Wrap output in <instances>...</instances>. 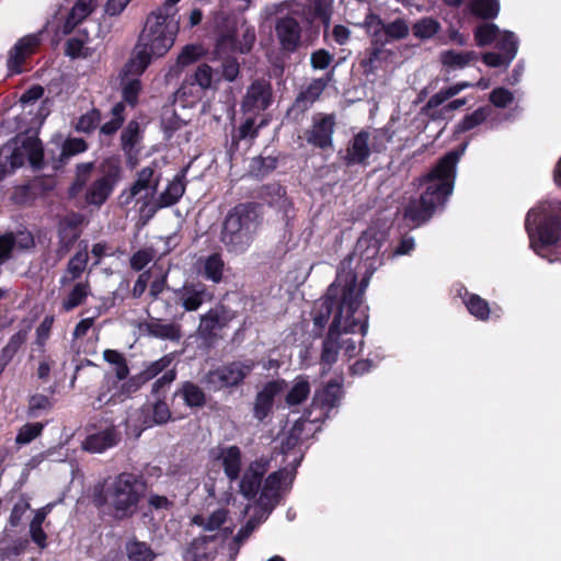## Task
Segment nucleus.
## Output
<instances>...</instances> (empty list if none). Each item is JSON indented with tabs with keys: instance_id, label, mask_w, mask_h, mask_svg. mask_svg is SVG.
<instances>
[{
	"instance_id": "obj_58",
	"label": "nucleus",
	"mask_w": 561,
	"mask_h": 561,
	"mask_svg": "<svg viewBox=\"0 0 561 561\" xmlns=\"http://www.w3.org/2000/svg\"><path fill=\"white\" fill-rule=\"evenodd\" d=\"M467 308L471 314L482 320L486 319L490 312L488 302L476 295L467 301Z\"/></svg>"
},
{
	"instance_id": "obj_14",
	"label": "nucleus",
	"mask_w": 561,
	"mask_h": 561,
	"mask_svg": "<svg viewBox=\"0 0 561 561\" xmlns=\"http://www.w3.org/2000/svg\"><path fill=\"white\" fill-rule=\"evenodd\" d=\"M275 34L282 48L286 51H294L300 45L301 27L293 16L279 18L275 23Z\"/></svg>"
},
{
	"instance_id": "obj_17",
	"label": "nucleus",
	"mask_w": 561,
	"mask_h": 561,
	"mask_svg": "<svg viewBox=\"0 0 561 561\" xmlns=\"http://www.w3.org/2000/svg\"><path fill=\"white\" fill-rule=\"evenodd\" d=\"M154 169L147 167L137 172L136 181L128 192H124L121 198H125L124 203L128 204L134 197L145 192V196L156 193L159 185V176H156Z\"/></svg>"
},
{
	"instance_id": "obj_23",
	"label": "nucleus",
	"mask_w": 561,
	"mask_h": 561,
	"mask_svg": "<svg viewBox=\"0 0 561 561\" xmlns=\"http://www.w3.org/2000/svg\"><path fill=\"white\" fill-rule=\"evenodd\" d=\"M325 87L327 82L323 79L312 80L307 88L297 95L290 111L304 113L319 99Z\"/></svg>"
},
{
	"instance_id": "obj_55",
	"label": "nucleus",
	"mask_w": 561,
	"mask_h": 561,
	"mask_svg": "<svg viewBox=\"0 0 561 561\" xmlns=\"http://www.w3.org/2000/svg\"><path fill=\"white\" fill-rule=\"evenodd\" d=\"M174 360V354H167L160 359L152 362L149 366H147L142 373L145 374L146 378L151 380L154 378L158 374L167 369L171 363Z\"/></svg>"
},
{
	"instance_id": "obj_5",
	"label": "nucleus",
	"mask_w": 561,
	"mask_h": 561,
	"mask_svg": "<svg viewBox=\"0 0 561 561\" xmlns=\"http://www.w3.org/2000/svg\"><path fill=\"white\" fill-rule=\"evenodd\" d=\"M525 225L533 249L550 262L556 261L557 257H551V254L552 247L558 240L557 218H552L546 207H540L528 213Z\"/></svg>"
},
{
	"instance_id": "obj_41",
	"label": "nucleus",
	"mask_w": 561,
	"mask_h": 561,
	"mask_svg": "<svg viewBox=\"0 0 561 561\" xmlns=\"http://www.w3.org/2000/svg\"><path fill=\"white\" fill-rule=\"evenodd\" d=\"M255 513L254 515L247 522V524L240 528L238 534L234 537V541L238 543H242L245 539L250 537V535L254 531V529L267 517L270 512H265V510L256 508L254 506Z\"/></svg>"
},
{
	"instance_id": "obj_6",
	"label": "nucleus",
	"mask_w": 561,
	"mask_h": 561,
	"mask_svg": "<svg viewBox=\"0 0 561 561\" xmlns=\"http://www.w3.org/2000/svg\"><path fill=\"white\" fill-rule=\"evenodd\" d=\"M176 30V23L173 19H168V14L152 12L147 18L138 44L152 56H163L173 46Z\"/></svg>"
},
{
	"instance_id": "obj_64",
	"label": "nucleus",
	"mask_w": 561,
	"mask_h": 561,
	"mask_svg": "<svg viewBox=\"0 0 561 561\" xmlns=\"http://www.w3.org/2000/svg\"><path fill=\"white\" fill-rule=\"evenodd\" d=\"M91 0H78L69 14L71 15V21L80 23L91 13Z\"/></svg>"
},
{
	"instance_id": "obj_63",
	"label": "nucleus",
	"mask_w": 561,
	"mask_h": 561,
	"mask_svg": "<svg viewBox=\"0 0 561 561\" xmlns=\"http://www.w3.org/2000/svg\"><path fill=\"white\" fill-rule=\"evenodd\" d=\"M514 99L513 93L505 88H496L490 94V101L496 107H505L512 103Z\"/></svg>"
},
{
	"instance_id": "obj_32",
	"label": "nucleus",
	"mask_w": 561,
	"mask_h": 561,
	"mask_svg": "<svg viewBox=\"0 0 561 561\" xmlns=\"http://www.w3.org/2000/svg\"><path fill=\"white\" fill-rule=\"evenodd\" d=\"M113 187L99 178L89 186L85 193V202L90 205H103L113 192Z\"/></svg>"
},
{
	"instance_id": "obj_27",
	"label": "nucleus",
	"mask_w": 561,
	"mask_h": 561,
	"mask_svg": "<svg viewBox=\"0 0 561 561\" xmlns=\"http://www.w3.org/2000/svg\"><path fill=\"white\" fill-rule=\"evenodd\" d=\"M442 65L449 70L462 69L478 59L474 51L444 50L439 56Z\"/></svg>"
},
{
	"instance_id": "obj_46",
	"label": "nucleus",
	"mask_w": 561,
	"mask_h": 561,
	"mask_svg": "<svg viewBox=\"0 0 561 561\" xmlns=\"http://www.w3.org/2000/svg\"><path fill=\"white\" fill-rule=\"evenodd\" d=\"M471 10L483 19H492L499 12L497 0H471Z\"/></svg>"
},
{
	"instance_id": "obj_28",
	"label": "nucleus",
	"mask_w": 561,
	"mask_h": 561,
	"mask_svg": "<svg viewBox=\"0 0 561 561\" xmlns=\"http://www.w3.org/2000/svg\"><path fill=\"white\" fill-rule=\"evenodd\" d=\"M99 179L114 188L123 173L121 159L117 157L104 159L99 165Z\"/></svg>"
},
{
	"instance_id": "obj_45",
	"label": "nucleus",
	"mask_w": 561,
	"mask_h": 561,
	"mask_svg": "<svg viewBox=\"0 0 561 561\" xmlns=\"http://www.w3.org/2000/svg\"><path fill=\"white\" fill-rule=\"evenodd\" d=\"M230 53L216 54V56L221 59V75L222 78L229 82H232L237 79L240 72V65L238 60L231 56Z\"/></svg>"
},
{
	"instance_id": "obj_39",
	"label": "nucleus",
	"mask_w": 561,
	"mask_h": 561,
	"mask_svg": "<svg viewBox=\"0 0 561 561\" xmlns=\"http://www.w3.org/2000/svg\"><path fill=\"white\" fill-rule=\"evenodd\" d=\"M440 30V24L433 18H422L412 25L413 35L420 39H430Z\"/></svg>"
},
{
	"instance_id": "obj_50",
	"label": "nucleus",
	"mask_w": 561,
	"mask_h": 561,
	"mask_svg": "<svg viewBox=\"0 0 561 561\" xmlns=\"http://www.w3.org/2000/svg\"><path fill=\"white\" fill-rule=\"evenodd\" d=\"M139 138V125L137 122H129L121 135L122 148L125 152H130Z\"/></svg>"
},
{
	"instance_id": "obj_57",
	"label": "nucleus",
	"mask_w": 561,
	"mask_h": 561,
	"mask_svg": "<svg viewBox=\"0 0 561 561\" xmlns=\"http://www.w3.org/2000/svg\"><path fill=\"white\" fill-rule=\"evenodd\" d=\"M486 116H488V113H486L485 108H483V107L478 108L471 115H467L461 121V123L457 127V130L458 131L470 130V129L474 128L476 126H478L479 124H481L482 122H484Z\"/></svg>"
},
{
	"instance_id": "obj_38",
	"label": "nucleus",
	"mask_w": 561,
	"mask_h": 561,
	"mask_svg": "<svg viewBox=\"0 0 561 561\" xmlns=\"http://www.w3.org/2000/svg\"><path fill=\"white\" fill-rule=\"evenodd\" d=\"M228 511L218 508L210 515H195L192 519L193 524L203 527L205 530L211 531L218 529L227 519Z\"/></svg>"
},
{
	"instance_id": "obj_19",
	"label": "nucleus",
	"mask_w": 561,
	"mask_h": 561,
	"mask_svg": "<svg viewBox=\"0 0 561 561\" xmlns=\"http://www.w3.org/2000/svg\"><path fill=\"white\" fill-rule=\"evenodd\" d=\"M178 296L186 311H196L204 302L213 299V295L202 284H186L179 290Z\"/></svg>"
},
{
	"instance_id": "obj_16",
	"label": "nucleus",
	"mask_w": 561,
	"mask_h": 561,
	"mask_svg": "<svg viewBox=\"0 0 561 561\" xmlns=\"http://www.w3.org/2000/svg\"><path fill=\"white\" fill-rule=\"evenodd\" d=\"M344 334L342 330V317L339 319H334L330 329L327 339L322 345L321 352V365L323 366L321 375H325L332 364H334L337 359V354L340 350V339Z\"/></svg>"
},
{
	"instance_id": "obj_60",
	"label": "nucleus",
	"mask_w": 561,
	"mask_h": 561,
	"mask_svg": "<svg viewBox=\"0 0 561 561\" xmlns=\"http://www.w3.org/2000/svg\"><path fill=\"white\" fill-rule=\"evenodd\" d=\"M203 49L198 45H186L178 57V65L187 66L196 61L202 55Z\"/></svg>"
},
{
	"instance_id": "obj_51",
	"label": "nucleus",
	"mask_w": 561,
	"mask_h": 561,
	"mask_svg": "<svg viewBox=\"0 0 561 561\" xmlns=\"http://www.w3.org/2000/svg\"><path fill=\"white\" fill-rule=\"evenodd\" d=\"M310 9H312L316 16L321 19L325 28L329 27V22L332 13V0H307Z\"/></svg>"
},
{
	"instance_id": "obj_26",
	"label": "nucleus",
	"mask_w": 561,
	"mask_h": 561,
	"mask_svg": "<svg viewBox=\"0 0 561 561\" xmlns=\"http://www.w3.org/2000/svg\"><path fill=\"white\" fill-rule=\"evenodd\" d=\"M151 57L152 55L137 43L130 59L123 69V76L137 78L148 67Z\"/></svg>"
},
{
	"instance_id": "obj_40",
	"label": "nucleus",
	"mask_w": 561,
	"mask_h": 561,
	"mask_svg": "<svg viewBox=\"0 0 561 561\" xmlns=\"http://www.w3.org/2000/svg\"><path fill=\"white\" fill-rule=\"evenodd\" d=\"M310 393V383L305 377H298L286 396L288 405H297L304 402Z\"/></svg>"
},
{
	"instance_id": "obj_29",
	"label": "nucleus",
	"mask_w": 561,
	"mask_h": 561,
	"mask_svg": "<svg viewBox=\"0 0 561 561\" xmlns=\"http://www.w3.org/2000/svg\"><path fill=\"white\" fill-rule=\"evenodd\" d=\"M342 393L343 391L341 381L331 380L323 388V390L316 392L313 402L331 409L339 404Z\"/></svg>"
},
{
	"instance_id": "obj_22",
	"label": "nucleus",
	"mask_w": 561,
	"mask_h": 561,
	"mask_svg": "<svg viewBox=\"0 0 561 561\" xmlns=\"http://www.w3.org/2000/svg\"><path fill=\"white\" fill-rule=\"evenodd\" d=\"M265 471V466L259 461L249 466L240 481V492L245 497L252 499L256 495Z\"/></svg>"
},
{
	"instance_id": "obj_25",
	"label": "nucleus",
	"mask_w": 561,
	"mask_h": 561,
	"mask_svg": "<svg viewBox=\"0 0 561 561\" xmlns=\"http://www.w3.org/2000/svg\"><path fill=\"white\" fill-rule=\"evenodd\" d=\"M38 44L36 36H26L20 39L10 51L8 67L11 71L20 72V67L25 58L33 51Z\"/></svg>"
},
{
	"instance_id": "obj_2",
	"label": "nucleus",
	"mask_w": 561,
	"mask_h": 561,
	"mask_svg": "<svg viewBox=\"0 0 561 561\" xmlns=\"http://www.w3.org/2000/svg\"><path fill=\"white\" fill-rule=\"evenodd\" d=\"M466 144L460 151L446 153L427 173L422 182L426 184L425 192L420 199H412L404 209V219L414 227L426 222L434 214L437 206L443 205L454 188L455 170L460 154L463 153Z\"/></svg>"
},
{
	"instance_id": "obj_52",
	"label": "nucleus",
	"mask_w": 561,
	"mask_h": 561,
	"mask_svg": "<svg viewBox=\"0 0 561 561\" xmlns=\"http://www.w3.org/2000/svg\"><path fill=\"white\" fill-rule=\"evenodd\" d=\"M44 425L42 423H30L23 425L16 435L15 443L19 445L28 444L41 435Z\"/></svg>"
},
{
	"instance_id": "obj_59",
	"label": "nucleus",
	"mask_w": 561,
	"mask_h": 561,
	"mask_svg": "<svg viewBox=\"0 0 561 561\" xmlns=\"http://www.w3.org/2000/svg\"><path fill=\"white\" fill-rule=\"evenodd\" d=\"M100 112L98 110H91L80 117L76 127L80 131L88 133L96 127V125L100 123Z\"/></svg>"
},
{
	"instance_id": "obj_21",
	"label": "nucleus",
	"mask_w": 561,
	"mask_h": 561,
	"mask_svg": "<svg viewBox=\"0 0 561 561\" xmlns=\"http://www.w3.org/2000/svg\"><path fill=\"white\" fill-rule=\"evenodd\" d=\"M139 329L156 339L178 342L182 337L181 325L175 322H162L159 319H151L140 324Z\"/></svg>"
},
{
	"instance_id": "obj_12",
	"label": "nucleus",
	"mask_w": 561,
	"mask_h": 561,
	"mask_svg": "<svg viewBox=\"0 0 561 561\" xmlns=\"http://www.w3.org/2000/svg\"><path fill=\"white\" fill-rule=\"evenodd\" d=\"M272 99L271 83L264 79L255 80L247 90L242 107L247 112H261L271 105Z\"/></svg>"
},
{
	"instance_id": "obj_18",
	"label": "nucleus",
	"mask_w": 561,
	"mask_h": 561,
	"mask_svg": "<svg viewBox=\"0 0 561 561\" xmlns=\"http://www.w3.org/2000/svg\"><path fill=\"white\" fill-rule=\"evenodd\" d=\"M285 387L286 382L284 380L270 381L256 394L253 411L257 420L262 421L267 416L272 410L274 397L280 393Z\"/></svg>"
},
{
	"instance_id": "obj_9",
	"label": "nucleus",
	"mask_w": 561,
	"mask_h": 561,
	"mask_svg": "<svg viewBox=\"0 0 561 561\" xmlns=\"http://www.w3.org/2000/svg\"><path fill=\"white\" fill-rule=\"evenodd\" d=\"M367 131L358 133L351 141L346 150L347 163H363L369 156L370 150L382 151L386 148V142L389 140L387 134L382 130H376L373 134V141Z\"/></svg>"
},
{
	"instance_id": "obj_1",
	"label": "nucleus",
	"mask_w": 561,
	"mask_h": 561,
	"mask_svg": "<svg viewBox=\"0 0 561 561\" xmlns=\"http://www.w3.org/2000/svg\"><path fill=\"white\" fill-rule=\"evenodd\" d=\"M363 290L357 288L356 275L353 271L340 272L336 280L328 288L321 310L313 318L314 325L322 329L335 308L334 319L342 317V330L345 334L359 332L364 335L367 331L366 316L360 313L355 317L362 302Z\"/></svg>"
},
{
	"instance_id": "obj_4",
	"label": "nucleus",
	"mask_w": 561,
	"mask_h": 561,
	"mask_svg": "<svg viewBox=\"0 0 561 561\" xmlns=\"http://www.w3.org/2000/svg\"><path fill=\"white\" fill-rule=\"evenodd\" d=\"M260 225V214L252 204H240L227 215L221 231V241L231 251H242L253 240Z\"/></svg>"
},
{
	"instance_id": "obj_3",
	"label": "nucleus",
	"mask_w": 561,
	"mask_h": 561,
	"mask_svg": "<svg viewBox=\"0 0 561 561\" xmlns=\"http://www.w3.org/2000/svg\"><path fill=\"white\" fill-rule=\"evenodd\" d=\"M146 485L136 474L123 472L104 482L102 490L94 494L96 505H107L115 518L123 519L136 513Z\"/></svg>"
},
{
	"instance_id": "obj_37",
	"label": "nucleus",
	"mask_w": 561,
	"mask_h": 561,
	"mask_svg": "<svg viewBox=\"0 0 561 561\" xmlns=\"http://www.w3.org/2000/svg\"><path fill=\"white\" fill-rule=\"evenodd\" d=\"M179 393L184 399L186 405L191 408H201L205 405L206 397L204 391L193 382H184L179 390Z\"/></svg>"
},
{
	"instance_id": "obj_30",
	"label": "nucleus",
	"mask_w": 561,
	"mask_h": 561,
	"mask_svg": "<svg viewBox=\"0 0 561 561\" xmlns=\"http://www.w3.org/2000/svg\"><path fill=\"white\" fill-rule=\"evenodd\" d=\"M185 192L184 174L176 175L161 193L157 202L158 207H168L178 203Z\"/></svg>"
},
{
	"instance_id": "obj_34",
	"label": "nucleus",
	"mask_w": 561,
	"mask_h": 561,
	"mask_svg": "<svg viewBox=\"0 0 561 561\" xmlns=\"http://www.w3.org/2000/svg\"><path fill=\"white\" fill-rule=\"evenodd\" d=\"M128 561H153L156 553L146 542L131 539L126 543Z\"/></svg>"
},
{
	"instance_id": "obj_36",
	"label": "nucleus",
	"mask_w": 561,
	"mask_h": 561,
	"mask_svg": "<svg viewBox=\"0 0 561 561\" xmlns=\"http://www.w3.org/2000/svg\"><path fill=\"white\" fill-rule=\"evenodd\" d=\"M90 294L89 282L77 283L62 301V308L69 311L83 304Z\"/></svg>"
},
{
	"instance_id": "obj_44",
	"label": "nucleus",
	"mask_w": 561,
	"mask_h": 561,
	"mask_svg": "<svg viewBox=\"0 0 561 561\" xmlns=\"http://www.w3.org/2000/svg\"><path fill=\"white\" fill-rule=\"evenodd\" d=\"M501 33L495 24L484 23L476 28L474 37L478 46H486L496 41Z\"/></svg>"
},
{
	"instance_id": "obj_15",
	"label": "nucleus",
	"mask_w": 561,
	"mask_h": 561,
	"mask_svg": "<svg viewBox=\"0 0 561 561\" xmlns=\"http://www.w3.org/2000/svg\"><path fill=\"white\" fill-rule=\"evenodd\" d=\"M335 119L333 115H319L314 117L312 127L306 131V140L319 148H328L332 145Z\"/></svg>"
},
{
	"instance_id": "obj_47",
	"label": "nucleus",
	"mask_w": 561,
	"mask_h": 561,
	"mask_svg": "<svg viewBox=\"0 0 561 561\" xmlns=\"http://www.w3.org/2000/svg\"><path fill=\"white\" fill-rule=\"evenodd\" d=\"M224 262L218 254L209 255L204 263V274L208 279L218 283L221 279Z\"/></svg>"
},
{
	"instance_id": "obj_31",
	"label": "nucleus",
	"mask_w": 561,
	"mask_h": 561,
	"mask_svg": "<svg viewBox=\"0 0 561 561\" xmlns=\"http://www.w3.org/2000/svg\"><path fill=\"white\" fill-rule=\"evenodd\" d=\"M385 44H377L371 42V47L368 49L367 57L360 61L365 75L375 73L378 68V62L387 59L391 51L383 48Z\"/></svg>"
},
{
	"instance_id": "obj_62",
	"label": "nucleus",
	"mask_w": 561,
	"mask_h": 561,
	"mask_svg": "<svg viewBox=\"0 0 561 561\" xmlns=\"http://www.w3.org/2000/svg\"><path fill=\"white\" fill-rule=\"evenodd\" d=\"M242 41L237 39V49L234 51L247 53L249 51L255 42V32L253 27L247 26L245 22H242Z\"/></svg>"
},
{
	"instance_id": "obj_7",
	"label": "nucleus",
	"mask_w": 561,
	"mask_h": 561,
	"mask_svg": "<svg viewBox=\"0 0 561 561\" xmlns=\"http://www.w3.org/2000/svg\"><path fill=\"white\" fill-rule=\"evenodd\" d=\"M43 149L41 141L35 137H24L13 144L5 145L0 151V162L10 164L9 172L22 167L25 161L36 167L42 161Z\"/></svg>"
},
{
	"instance_id": "obj_33",
	"label": "nucleus",
	"mask_w": 561,
	"mask_h": 561,
	"mask_svg": "<svg viewBox=\"0 0 561 561\" xmlns=\"http://www.w3.org/2000/svg\"><path fill=\"white\" fill-rule=\"evenodd\" d=\"M58 237L59 241L56 248V256L57 260H61L79 239L80 232L78 230H71L62 222H59Z\"/></svg>"
},
{
	"instance_id": "obj_53",
	"label": "nucleus",
	"mask_w": 561,
	"mask_h": 561,
	"mask_svg": "<svg viewBox=\"0 0 561 561\" xmlns=\"http://www.w3.org/2000/svg\"><path fill=\"white\" fill-rule=\"evenodd\" d=\"M213 82V69L207 64H201L196 68L193 81L191 84L196 83L202 90L210 88Z\"/></svg>"
},
{
	"instance_id": "obj_61",
	"label": "nucleus",
	"mask_w": 561,
	"mask_h": 561,
	"mask_svg": "<svg viewBox=\"0 0 561 561\" xmlns=\"http://www.w3.org/2000/svg\"><path fill=\"white\" fill-rule=\"evenodd\" d=\"M30 510V503L28 501L22 496L13 506L12 511H11V514H10V517H9V523L12 527H16L21 520H22V517L23 515Z\"/></svg>"
},
{
	"instance_id": "obj_24",
	"label": "nucleus",
	"mask_w": 561,
	"mask_h": 561,
	"mask_svg": "<svg viewBox=\"0 0 561 561\" xmlns=\"http://www.w3.org/2000/svg\"><path fill=\"white\" fill-rule=\"evenodd\" d=\"M119 439V434L115 428H106L100 433L90 435L83 443V449L90 453H102L115 446Z\"/></svg>"
},
{
	"instance_id": "obj_49",
	"label": "nucleus",
	"mask_w": 561,
	"mask_h": 561,
	"mask_svg": "<svg viewBox=\"0 0 561 561\" xmlns=\"http://www.w3.org/2000/svg\"><path fill=\"white\" fill-rule=\"evenodd\" d=\"M224 324L221 311L219 309H210L206 314L202 316L199 328L202 331L211 333Z\"/></svg>"
},
{
	"instance_id": "obj_54",
	"label": "nucleus",
	"mask_w": 561,
	"mask_h": 561,
	"mask_svg": "<svg viewBox=\"0 0 561 561\" xmlns=\"http://www.w3.org/2000/svg\"><path fill=\"white\" fill-rule=\"evenodd\" d=\"M496 47L503 55H511L512 60L515 58L517 51V42L511 32H502L496 39Z\"/></svg>"
},
{
	"instance_id": "obj_42",
	"label": "nucleus",
	"mask_w": 561,
	"mask_h": 561,
	"mask_svg": "<svg viewBox=\"0 0 561 561\" xmlns=\"http://www.w3.org/2000/svg\"><path fill=\"white\" fill-rule=\"evenodd\" d=\"M93 170V162H84L77 165L76 178L72 185L69 188L70 195L76 196L85 186L87 182L90 180Z\"/></svg>"
},
{
	"instance_id": "obj_56",
	"label": "nucleus",
	"mask_w": 561,
	"mask_h": 561,
	"mask_svg": "<svg viewBox=\"0 0 561 561\" xmlns=\"http://www.w3.org/2000/svg\"><path fill=\"white\" fill-rule=\"evenodd\" d=\"M123 95L124 100L134 104L140 90V81L135 77L123 76Z\"/></svg>"
},
{
	"instance_id": "obj_8",
	"label": "nucleus",
	"mask_w": 561,
	"mask_h": 561,
	"mask_svg": "<svg viewBox=\"0 0 561 561\" xmlns=\"http://www.w3.org/2000/svg\"><path fill=\"white\" fill-rule=\"evenodd\" d=\"M254 363L252 360L245 363L233 362L227 366L208 371L204 376L203 381L213 390L237 386L252 371Z\"/></svg>"
},
{
	"instance_id": "obj_13",
	"label": "nucleus",
	"mask_w": 561,
	"mask_h": 561,
	"mask_svg": "<svg viewBox=\"0 0 561 561\" xmlns=\"http://www.w3.org/2000/svg\"><path fill=\"white\" fill-rule=\"evenodd\" d=\"M214 460L219 461L230 481L239 478L241 471V450L238 446L219 445L210 450Z\"/></svg>"
},
{
	"instance_id": "obj_35",
	"label": "nucleus",
	"mask_w": 561,
	"mask_h": 561,
	"mask_svg": "<svg viewBox=\"0 0 561 561\" xmlns=\"http://www.w3.org/2000/svg\"><path fill=\"white\" fill-rule=\"evenodd\" d=\"M410 26L404 19L398 18L392 22L383 24L382 39L383 44L389 41H400L409 35Z\"/></svg>"
},
{
	"instance_id": "obj_43",
	"label": "nucleus",
	"mask_w": 561,
	"mask_h": 561,
	"mask_svg": "<svg viewBox=\"0 0 561 561\" xmlns=\"http://www.w3.org/2000/svg\"><path fill=\"white\" fill-rule=\"evenodd\" d=\"M383 22L382 20L374 14L369 13L366 15L363 27L366 30L368 35L371 37V42L377 44H383L382 39V30H383Z\"/></svg>"
},
{
	"instance_id": "obj_10",
	"label": "nucleus",
	"mask_w": 561,
	"mask_h": 561,
	"mask_svg": "<svg viewBox=\"0 0 561 561\" xmlns=\"http://www.w3.org/2000/svg\"><path fill=\"white\" fill-rule=\"evenodd\" d=\"M294 472L287 469H282L271 473L263 485L261 495L256 503V508L265 510V512H272L274 506L279 501V492L284 486L289 485L293 482Z\"/></svg>"
},
{
	"instance_id": "obj_20",
	"label": "nucleus",
	"mask_w": 561,
	"mask_h": 561,
	"mask_svg": "<svg viewBox=\"0 0 561 561\" xmlns=\"http://www.w3.org/2000/svg\"><path fill=\"white\" fill-rule=\"evenodd\" d=\"M89 262L88 243L81 241L78 251L68 261L64 275L60 278L62 286L79 279L85 271Z\"/></svg>"
},
{
	"instance_id": "obj_11",
	"label": "nucleus",
	"mask_w": 561,
	"mask_h": 561,
	"mask_svg": "<svg viewBox=\"0 0 561 561\" xmlns=\"http://www.w3.org/2000/svg\"><path fill=\"white\" fill-rule=\"evenodd\" d=\"M214 22L218 33L215 54L233 53L237 49V18L226 12H218Z\"/></svg>"
},
{
	"instance_id": "obj_48",
	"label": "nucleus",
	"mask_w": 561,
	"mask_h": 561,
	"mask_svg": "<svg viewBox=\"0 0 561 561\" xmlns=\"http://www.w3.org/2000/svg\"><path fill=\"white\" fill-rule=\"evenodd\" d=\"M27 330H21L11 336L9 343L2 348L0 357L10 363L18 350L25 343Z\"/></svg>"
}]
</instances>
